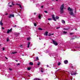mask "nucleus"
Listing matches in <instances>:
<instances>
[{
  "label": "nucleus",
  "instance_id": "nucleus-1",
  "mask_svg": "<svg viewBox=\"0 0 80 80\" xmlns=\"http://www.w3.org/2000/svg\"><path fill=\"white\" fill-rule=\"evenodd\" d=\"M68 11H70V12H69L70 15H72L73 17H75V14H74L73 12V9L70 8V7H69L68 8Z\"/></svg>",
  "mask_w": 80,
  "mask_h": 80
},
{
  "label": "nucleus",
  "instance_id": "nucleus-2",
  "mask_svg": "<svg viewBox=\"0 0 80 80\" xmlns=\"http://www.w3.org/2000/svg\"><path fill=\"white\" fill-rule=\"evenodd\" d=\"M64 5V4H63L60 7V12H61V13H63V9H64V8H65L64 5Z\"/></svg>",
  "mask_w": 80,
  "mask_h": 80
},
{
  "label": "nucleus",
  "instance_id": "nucleus-3",
  "mask_svg": "<svg viewBox=\"0 0 80 80\" xmlns=\"http://www.w3.org/2000/svg\"><path fill=\"white\" fill-rule=\"evenodd\" d=\"M52 41L54 45H56V46L58 45V43L57 42V41H54L53 39H52Z\"/></svg>",
  "mask_w": 80,
  "mask_h": 80
},
{
  "label": "nucleus",
  "instance_id": "nucleus-4",
  "mask_svg": "<svg viewBox=\"0 0 80 80\" xmlns=\"http://www.w3.org/2000/svg\"><path fill=\"white\" fill-rule=\"evenodd\" d=\"M12 32V28H11L10 30L9 29H8V31L7 32V33H9L10 32Z\"/></svg>",
  "mask_w": 80,
  "mask_h": 80
},
{
  "label": "nucleus",
  "instance_id": "nucleus-5",
  "mask_svg": "<svg viewBox=\"0 0 80 80\" xmlns=\"http://www.w3.org/2000/svg\"><path fill=\"white\" fill-rule=\"evenodd\" d=\"M52 19H53V20L54 21H55L56 22V19L55 18V15H54V14H52Z\"/></svg>",
  "mask_w": 80,
  "mask_h": 80
},
{
  "label": "nucleus",
  "instance_id": "nucleus-6",
  "mask_svg": "<svg viewBox=\"0 0 80 80\" xmlns=\"http://www.w3.org/2000/svg\"><path fill=\"white\" fill-rule=\"evenodd\" d=\"M12 17H14V15L13 14H10L8 18H11Z\"/></svg>",
  "mask_w": 80,
  "mask_h": 80
},
{
  "label": "nucleus",
  "instance_id": "nucleus-7",
  "mask_svg": "<svg viewBox=\"0 0 80 80\" xmlns=\"http://www.w3.org/2000/svg\"><path fill=\"white\" fill-rule=\"evenodd\" d=\"M0 25H1V26H3V23H2V19L0 21Z\"/></svg>",
  "mask_w": 80,
  "mask_h": 80
},
{
  "label": "nucleus",
  "instance_id": "nucleus-8",
  "mask_svg": "<svg viewBox=\"0 0 80 80\" xmlns=\"http://www.w3.org/2000/svg\"><path fill=\"white\" fill-rule=\"evenodd\" d=\"M64 63H65V64H67L68 62V60H64Z\"/></svg>",
  "mask_w": 80,
  "mask_h": 80
},
{
  "label": "nucleus",
  "instance_id": "nucleus-9",
  "mask_svg": "<svg viewBox=\"0 0 80 80\" xmlns=\"http://www.w3.org/2000/svg\"><path fill=\"white\" fill-rule=\"evenodd\" d=\"M48 32L46 31L45 33V35H46V36H47V35H48Z\"/></svg>",
  "mask_w": 80,
  "mask_h": 80
},
{
  "label": "nucleus",
  "instance_id": "nucleus-10",
  "mask_svg": "<svg viewBox=\"0 0 80 80\" xmlns=\"http://www.w3.org/2000/svg\"><path fill=\"white\" fill-rule=\"evenodd\" d=\"M30 45V42H28V48H29Z\"/></svg>",
  "mask_w": 80,
  "mask_h": 80
},
{
  "label": "nucleus",
  "instance_id": "nucleus-11",
  "mask_svg": "<svg viewBox=\"0 0 80 80\" xmlns=\"http://www.w3.org/2000/svg\"><path fill=\"white\" fill-rule=\"evenodd\" d=\"M62 23H65V21H64L63 20H62Z\"/></svg>",
  "mask_w": 80,
  "mask_h": 80
},
{
  "label": "nucleus",
  "instance_id": "nucleus-12",
  "mask_svg": "<svg viewBox=\"0 0 80 80\" xmlns=\"http://www.w3.org/2000/svg\"><path fill=\"white\" fill-rule=\"evenodd\" d=\"M29 65H33V63L31 62H29Z\"/></svg>",
  "mask_w": 80,
  "mask_h": 80
},
{
  "label": "nucleus",
  "instance_id": "nucleus-13",
  "mask_svg": "<svg viewBox=\"0 0 80 80\" xmlns=\"http://www.w3.org/2000/svg\"><path fill=\"white\" fill-rule=\"evenodd\" d=\"M38 17L39 18V19H41V15L40 14H39V16H38Z\"/></svg>",
  "mask_w": 80,
  "mask_h": 80
},
{
  "label": "nucleus",
  "instance_id": "nucleus-14",
  "mask_svg": "<svg viewBox=\"0 0 80 80\" xmlns=\"http://www.w3.org/2000/svg\"><path fill=\"white\" fill-rule=\"evenodd\" d=\"M27 69H28V70H31V68L30 67L28 68Z\"/></svg>",
  "mask_w": 80,
  "mask_h": 80
},
{
  "label": "nucleus",
  "instance_id": "nucleus-15",
  "mask_svg": "<svg viewBox=\"0 0 80 80\" xmlns=\"http://www.w3.org/2000/svg\"><path fill=\"white\" fill-rule=\"evenodd\" d=\"M12 54H15V53H17V52H12Z\"/></svg>",
  "mask_w": 80,
  "mask_h": 80
},
{
  "label": "nucleus",
  "instance_id": "nucleus-16",
  "mask_svg": "<svg viewBox=\"0 0 80 80\" xmlns=\"http://www.w3.org/2000/svg\"><path fill=\"white\" fill-rule=\"evenodd\" d=\"M9 40H10V39H9V38H8L7 39V42H8V41H9Z\"/></svg>",
  "mask_w": 80,
  "mask_h": 80
},
{
  "label": "nucleus",
  "instance_id": "nucleus-17",
  "mask_svg": "<svg viewBox=\"0 0 80 80\" xmlns=\"http://www.w3.org/2000/svg\"><path fill=\"white\" fill-rule=\"evenodd\" d=\"M38 29L39 30H43V29L42 28H38Z\"/></svg>",
  "mask_w": 80,
  "mask_h": 80
},
{
  "label": "nucleus",
  "instance_id": "nucleus-18",
  "mask_svg": "<svg viewBox=\"0 0 80 80\" xmlns=\"http://www.w3.org/2000/svg\"><path fill=\"white\" fill-rule=\"evenodd\" d=\"M67 33V32H66L65 31H64L63 32V33H64V34H65V33Z\"/></svg>",
  "mask_w": 80,
  "mask_h": 80
},
{
  "label": "nucleus",
  "instance_id": "nucleus-19",
  "mask_svg": "<svg viewBox=\"0 0 80 80\" xmlns=\"http://www.w3.org/2000/svg\"><path fill=\"white\" fill-rule=\"evenodd\" d=\"M73 74L75 75L77 74V72L75 71V72L73 73Z\"/></svg>",
  "mask_w": 80,
  "mask_h": 80
},
{
  "label": "nucleus",
  "instance_id": "nucleus-20",
  "mask_svg": "<svg viewBox=\"0 0 80 80\" xmlns=\"http://www.w3.org/2000/svg\"><path fill=\"white\" fill-rule=\"evenodd\" d=\"M58 65L59 66L60 65H61V62H58Z\"/></svg>",
  "mask_w": 80,
  "mask_h": 80
},
{
  "label": "nucleus",
  "instance_id": "nucleus-21",
  "mask_svg": "<svg viewBox=\"0 0 80 80\" xmlns=\"http://www.w3.org/2000/svg\"><path fill=\"white\" fill-rule=\"evenodd\" d=\"M63 29L65 30H68V29L66 28H64Z\"/></svg>",
  "mask_w": 80,
  "mask_h": 80
},
{
  "label": "nucleus",
  "instance_id": "nucleus-22",
  "mask_svg": "<svg viewBox=\"0 0 80 80\" xmlns=\"http://www.w3.org/2000/svg\"><path fill=\"white\" fill-rule=\"evenodd\" d=\"M56 19H59V17L58 16H56Z\"/></svg>",
  "mask_w": 80,
  "mask_h": 80
},
{
  "label": "nucleus",
  "instance_id": "nucleus-23",
  "mask_svg": "<svg viewBox=\"0 0 80 80\" xmlns=\"http://www.w3.org/2000/svg\"><path fill=\"white\" fill-rule=\"evenodd\" d=\"M40 65V62H38V66H39Z\"/></svg>",
  "mask_w": 80,
  "mask_h": 80
},
{
  "label": "nucleus",
  "instance_id": "nucleus-24",
  "mask_svg": "<svg viewBox=\"0 0 80 80\" xmlns=\"http://www.w3.org/2000/svg\"><path fill=\"white\" fill-rule=\"evenodd\" d=\"M37 23H34V26H35V27L37 26Z\"/></svg>",
  "mask_w": 80,
  "mask_h": 80
},
{
  "label": "nucleus",
  "instance_id": "nucleus-25",
  "mask_svg": "<svg viewBox=\"0 0 80 80\" xmlns=\"http://www.w3.org/2000/svg\"><path fill=\"white\" fill-rule=\"evenodd\" d=\"M48 20H52V18H49L48 19Z\"/></svg>",
  "mask_w": 80,
  "mask_h": 80
},
{
  "label": "nucleus",
  "instance_id": "nucleus-26",
  "mask_svg": "<svg viewBox=\"0 0 80 80\" xmlns=\"http://www.w3.org/2000/svg\"><path fill=\"white\" fill-rule=\"evenodd\" d=\"M45 13H48V12H47V11H44Z\"/></svg>",
  "mask_w": 80,
  "mask_h": 80
},
{
  "label": "nucleus",
  "instance_id": "nucleus-27",
  "mask_svg": "<svg viewBox=\"0 0 80 80\" xmlns=\"http://www.w3.org/2000/svg\"><path fill=\"white\" fill-rule=\"evenodd\" d=\"M11 5H12L13 6L15 5V4H13V2H12V4H11Z\"/></svg>",
  "mask_w": 80,
  "mask_h": 80
},
{
  "label": "nucleus",
  "instance_id": "nucleus-28",
  "mask_svg": "<svg viewBox=\"0 0 80 80\" xmlns=\"http://www.w3.org/2000/svg\"><path fill=\"white\" fill-rule=\"evenodd\" d=\"M36 59H37V60H39V59H38V57H37V58H36Z\"/></svg>",
  "mask_w": 80,
  "mask_h": 80
},
{
  "label": "nucleus",
  "instance_id": "nucleus-29",
  "mask_svg": "<svg viewBox=\"0 0 80 80\" xmlns=\"http://www.w3.org/2000/svg\"><path fill=\"white\" fill-rule=\"evenodd\" d=\"M9 70H10V71H12V69L11 68H9Z\"/></svg>",
  "mask_w": 80,
  "mask_h": 80
},
{
  "label": "nucleus",
  "instance_id": "nucleus-30",
  "mask_svg": "<svg viewBox=\"0 0 80 80\" xmlns=\"http://www.w3.org/2000/svg\"><path fill=\"white\" fill-rule=\"evenodd\" d=\"M23 46H22V45H21L20 46V47L21 48H22Z\"/></svg>",
  "mask_w": 80,
  "mask_h": 80
},
{
  "label": "nucleus",
  "instance_id": "nucleus-31",
  "mask_svg": "<svg viewBox=\"0 0 80 80\" xmlns=\"http://www.w3.org/2000/svg\"><path fill=\"white\" fill-rule=\"evenodd\" d=\"M20 65V63H18V64H17V65Z\"/></svg>",
  "mask_w": 80,
  "mask_h": 80
},
{
  "label": "nucleus",
  "instance_id": "nucleus-32",
  "mask_svg": "<svg viewBox=\"0 0 80 80\" xmlns=\"http://www.w3.org/2000/svg\"><path fill=\"white\" fill-rule=\"evenodd\" d=\"M19 7L20 8H22V6H21V5H19Z\"/></svg>",
  "mask_w": 80,
  "mask_h": 80
},
{
  "label": "nucleus",
  "instance_id": "nucleus-33",
  "mask_svg": "<svg viewBox=\"0 0 80 80\" xmlns=\"http://www.w3.org/2000/svg\"><path fill=\"white\" fill-rule=\"evenodd\" d=\"M51 35H52V34H49V35H48V36H49V37L50 36H51Z\"/></svg>",
  "mask_w": 80,
  "mask_h": 80
},
{
  "label": "nucleus",
  "instance_id": "nucleus-34",
  "mask_svg": "<svg viewBox=\"0 0 80 80\" xmlns=\"http://www.w3.org/2000/svg\"><path fill=\"white\" fill-rule=\"evenodd\" d=\"M2 29L3 30L5 29V28H3V27H2Z\"/></svg>",
  "mask_w": 80,
  "mask_h": 80
},
{
  "label": "nucleus",
  "instance_id": "nucleus-35",
  "mask_svg": "<svg viewBox=\"0 0 80 80\" xmlns=\"http://www.w3.org/2000/svg\"><path fill=\"white\" fill-rule=\"evenodd\" d=\"M2 50H5V48H2Z\"/></svg>",
  "mask_w": 80,
  "mask_h": 80
},
{
  "label": "nucleus",
  "instance_id": "nucleus-36",
  "mask_svg": "<svg viewBox=\"0 0 80 80\" xmlns=\"http://www.w3.org/2000/svg\"><path fill=\"white\" fill-rule=\"evenodd\" d=\"M16 5H19V6L20 4H16Z\"/></svg>",
  "mask_w": 80,
  "mask_h": 80
},
{
  "label": "nucleus",
  "instance_id": "nucleus-37",
  "mask_svg": "<svg viewBox=\"0 0 80 80\" xmlns=\"http://www.w3.org/2000/svg\"><path fill=\"white\" fill-rule=\"evenodd\" d=\"M41 8H43V6H42Z\"/></svg>",
  "mask_w": 80,
  "mask_h": 80
},
{
  "label": "nucleus",
  "instance_id": "nucleus-38",
  "mask_svg": "<svg viewBox=\"0 0 80 80\" xmlns=\"http://www.w3.org/2000/svg\"><path fill=\"white\" fill-rule=\"evenodd\" d=\"M60 27H58L56 28V29H58V28H60Z\"/></svg>",
  "mask_w": 80,
  "mask_h": 80
},
{
  "label": "nucleus",
  "instance_id": "nucleus-39",
  "mask_svg": "<svg viewBox=\"0 0 80 80\" xmlns=\"http://www.w3.org/2000/svg\"><path fill=\"white\" fill-rule=\"evenodd\" d=\"M70 35H73V33H70Z\"/></svg>",
  "mask_w": 80,
  "mask_h": 80
},
{
  "label": "nucleus",
  "instance_id": "nucleus-40",
  "mask_svg": "<svg viewBox=\"0 0 80 80\" xmlns=\"http://www.w3.org/2000/svg\"><path fill=\"white\" fill-rule=\"evenodd\" d=\"M41 72H42V73H43V70H41Z\"/></svg>",
  "mask_w": 80,
  "mask_h": 80
},
{
  "label": "nucleus",
  "instance_id": "nucleus-41",
  "mask_svg": "<svg viewBox=\"0 0 80 80\" xmlns=\"http://www.w3.org/2000/svg\"><path fill=\"white\" fill-rule=\"evenodd\" d=\"M9 7H12V6L11 5H9Z\"/></svg>",
  "mask_w": 80,
  "mask_h": 80
},
{
  "label": "nucleus",
  "instance_id": "nucleus-42",
  "mask_svg": "<svg viewBox=\"0 0 80 80\" xmlns=\"http://www.w3.org/2000/svg\"><path fill=\"white\" fill-rule=\"evenodd\" d=\"M41 70H43V68H41Z\"/></svg>",
  "mask_w": 80,
  "mask_h": 80
},
{
  "label": "nucleus",
  "instance_id": "nucleus-43",
  "mask_svg": "<svg viewBox=\"0 0 80 80\" xmlns=\"http://www.w3.org/2000/svg\"><path fill=\"white\" fill-rule=\"evenodd\" d=\"M6 59H7V60H8V58H7V57H5Z\"/></svg>",
  "mask_w": 80,
  "mask_h": 80
},
{
  "label": "nucleus",
  "instance_id": "nucleus-44",
  "mask_svg": "<svg viewBox=\"0 0 80 80\" xmlns=\"http://www.w3.org/2000/svg\"><path fill=\"white\" fill-rule=\"evenodd\" d=\"M36 14H37L36 13V12H35V13H34V15H36Z\"/></svg>",
  "mask_w": 80,
  "mask_h": 80
},
{
  "label": "nucleus",
  "instance_id": "nucleus-45",
  "mask_svg": "<svg viewBox=\"0 0 80 80\" xmlns=\"http://www.w3.org/2000/svg\"><path fill=\"white\" fill-rule=\"evenodd\" d=\"M47 67H48V65H47Z\"/></svg>",
  "mask_w": 80,
  "mask_h": 80
},
{
  "label": "nucleus",
  "instance_id": "nucleus-46",
  "mask_svg": "<svg viewBox=\"0 0 80 80\" xmlns=\"http://www.w3.org/2000/svg\"><path fill=\"white\" fill-rule=\"evenodd\" d=\"M27 39V40H29V38H28Z\"/></svg>",
  "mask_w": 80,
  "mask_h": 80
},
{
  "label": "nucleus",
  "instance_id": "nucleus-47",
  "mask_svg": "<svg viewBox=\"0 0 80 80\" xmlns=\"http://www.w3.org/2000/svg\"><path fill=\"white\" fill-rule=\"evenodd\" d=\"M5 15H8V13H6Z\"/></svg>",
  "mask_w": 80,
  "mask_h": 80
},
{
  "label": "nucleus",
  "instance_id": "nucleus-48",
  "mask_svg": "<svg viewBox=\"0 0 80 80\" xmlns=\"http://www.w3.org/2000/svg\"><path fill=\"white\" fill-rule=\"evenodd\" d=\"M77 13V12H76V10H75V13Z\"/></svg>",
  "mask_w": 80,
  "mask_h": 80
},
{
  "label": "nucleus",
  "instance_id": "nucleus-49",
  "mask_svg": "<svg viewBox=\"0 0 80 80\" xmlns=\"http://www.w3.org/2000/svg\"><path fill=\"white\" fill-rule=\"evenodd\" d=\"M48 25H50L49 23H48Z\"/></svg>",
  "mask_w": 80,
  "mask_h": 80
},
{
  "label": "nucleus",
  "instance_id": "nucleus-50",
  "mask_svg": "<svg viewBox=\"0 0 80 80\" xmlns=\"http://www.w3.org/2000/svg\"><path fill=\"white\" fill-rule=\"evenodd\" d=\"M14 27H16V25H15V26H14Z\"/></svg>",
  "mask_w": 80,
  "mask_h": 80
},
{
  "label": "nucleus",
  "instance_id": "nucleus-51",
  "mask_svg": "<svg viewBox=\"0 0 80 80\" xmlns=\"http://www.w3.org/2000/svg\"><path fill=\"white\" fill-rule=\"evenodd\" d=\"M16 62H18V60H16Z\"/></svg>",
  "mask_w": 80,
  "mask_h": 80
},
{
  "label": "nucleus",
  "instance_id": "nucleus-52",
  "mask_svg": "<svg viewBox=\"0 0 80 80\" xmlns=\"http://www.w3.org/2000/svg\"><path fill=\"white\" fill-rule=\"evenodd\" d=\"M52 0V1H53V0ZM56 1H58V0H56Z\"/></svg>",
  "mask_w": 80,
  "mask_h": 80
},
{
  "label": "nucleus",
  "instance_id": "nucleus-53",
  "mask_svg": "<svg viewBox=\"0 0 80 80\" xmlns=\"http://www.w3.org/2000/svg\"><path fill=\"white\" fill-rule=\"evenodd\" d=\"M54 34L52 33V35H54Z\"/></svg>",
  "mask_w": 80,
  "mask_h": 80
},
{
  "label": "nucleus",
  "instance_id": "nucleus-54",
  "mask_svg": "<svg viewBox=\"0 0 80 80\" xmlns=\"http://www.w3.org/2000/svg\"><path fill=\"white\" fill-rule=\"evenodd\" d=\"M35 61H36V59H35V60H34V61L35 62Z\"/></svg>",
  "mask_w": 80,
  "mask_h": 80
},
{
  "label": "nucleus",
  "instance_id": "nucleus-55",
  "mask_svg": "<svg viewBox=\"0 0 80 80\" xmlns=\"http://www.w3.org/2000/svg\"><path fill=\"white\" fill-rule=\"evenodd\" d=\"M52 10H53V8H52Z\"/></svg>",
  "mask_w": 80,
  "mask_h": 80
},
{
  "label": "nucleus",
  "instance_id": "nucleus-56",
  "mask_svg": "<svg viewBox=\"0 0 80 80\" xmlns=\"http://www.w3.org/2000/svg\"><path fill=\"white\" fill-rule=\"evenodd\" d=\"M39 40H41V39H40V38H39Z\"/></svg>",
  "mask_w": 80,
  "mask_h": 80
},
{
  "label": "nucleus",
  "instance_id": "nucleus-57",
  "mask_svg": "<svg viewBox=\"0 0 80 80\" xmlns=\"http://www.w3.org/2000/svg\"><path fill=\"white\" fill-rule=\"evenodd\" d=\"M22 56H24V55H22Z\"/></svg>",
  "mask_w": 80,
  "mask_h": 80
},
{
  "label": "nucleus",
  "instance_id": "nucleus-58",
  "mask_svg": "<svg viewBox=\"0 0 80 80\" xmlns=\"http://www.w3.org/2000/svg\"><path fill=\"white\" fill-rule=\"evenodd\" d=\"M0 46H1V44H0Z\"/></svg>",
  "mask_w": 80,
  "mask_h": 80
},
{
  "label": "nucleus",
  "instance_id": "nucleus-59",
  "mask_svg": "<svg viewBox=\"0 0 80 80\" xmlns=\"http://www.w3.org/2000/svg\"><path fill=\"white\" fill-rule=\"evenodd\" d=\"M38 80H39V79H38Z\"/></svg>",
  "mask_w": 80,
  "mask_h": 80
},
{
  "label": "nucleus",
  "instance_id": "nucleus-60",
  "mask_svg": "<svg viewBox=\"0 0 80 80\" xmlns=\"http://www.w3.org/2000/svg\"><path fill=\"white\" fill-rule=\"evenodd\" d=\"M58 71V70H57V71Z\"/></svg>",
  "mask_w": 80,
  "mask_h": 80
},
{
  "label": "nucleus",
  "instance_id": "nucleus-61",
  "mask_svg": "<svg viewBox=\"0 0 80 80\" xmlns=\"http://www.w3.org/2000/svg\"><path fill=\"white\" fill-rule=\"evenodd\" d=\"M71 75H72V74H71Z\"/></svg>",
  "mask_w": 80,
  "mask_h": 80
},
{
  "label": "nucleus",
  "instance_id": "nucleus-62",
  "mask_svg": "<svg viewBox=\"0 0 80 80\" xmlns=\"http://www.w3.org/2000/svg\"><path fill=\"white\" fill-rule=\"evenodd\" d=\"M67 80H68V79H67Z\"/></svg>",
  "mask_w": 80,
  "mask_h": 80
}]
</instances>
